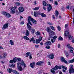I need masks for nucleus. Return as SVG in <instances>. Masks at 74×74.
<instances>
[{
  "label": "nucleus",
  "instance_id": "1",
  "mask_svg": "<svg viewBox=\"0 0 74 74\" xmlns=\"http://www.w3.org/2000/svg\"><path fill=\"white\" fill-rule=\"evenodd\" d=\"M28 23H27V27H28V28H29V30H30V29L32 28L31 26H30V25H29V24L31 26H32V24L31 22L32 21L33 23H34V25H36V24L37 23V21L36 20H34L33 18H32L31 17L29 16V17L28 19Z\"/></svg>",
  "mask_w": 74,
  "mask_h": 74
},
{
  "label": "nucleus",
  "instance_id": "2",
  "mask_svg": "<svg viewBox=\"0 0 74 74\" xmlns=\"http://www.w3.org/2000/svg\"><path fill=\"white\" fill-rule=\"evenodd\" d=\"M43 4L45 6H48V5H49V7H47V10L49 12L52 9V6H51V5L50 4L48 5L47 3H46V2L45 1L43 2Z\"/></svg>",
  "mask_w": 74,
  "mask_h": 74
},
{
  "label": "nucleus",
  "instance_id": "3",
  "mask_svg": "<svg viewBox=\"0 0 74 74\" xmlns=\"http://www.w3.org/2000/svg\"><path fill=\"white\" fill-rule=\"evenodd\" d=\"M49 36L48 40H50V38H53V36L55 34V32L51 30L49 31Z\"/></svg>",
  "mask_w": 74,
  "mask_h": 74
},
{
  "label": "nucleus",
  "instance_id": "4",
  "mask_svg": "<svg viewBox=\"0 0 74 74\" xmlns=\"http://www.w3.org/2000/svg\"><path fill=\"white\" fill-rule=\"evenodd\" d=\"M20 64L22 66H23L24 68H25V67H26V64H25V62H24V61L23 60H21V63L18 62L17 64V65L18 66H19Z\"/></svg>",
  "mask_w": 74,
  "mask_h": 74
},
{
  "label": "nucleus",
  "instance_id": "5",
  "mask_svg": "<svg viewBox=\"0 0 74 74\" xmlns=\"http://www.w3.org/2000/svg\"><path fill=\"white\" fill-rule=\"evenodd\" d=\"M69 73H71L70 74H71V73H74V68H73V65H71V67L69 68Z\"/></svg>",
  "mask_w": 74,
  "mask_h": 74
},
{
  "label": "nucleus",
  "instance_id": "6",
  "mask_svg": "<svg viewBox=\"0 0 74 74\" xmlns=\"http://www.w3.org/2000/svg\"><path fill=\"white\" fill-rule=\"evenodd\" d=\"M8 27V23L5 24L3 26L2 29L3 30H5L6 29H7Z\"/></svg>",
  "mask_w": 74,
  "mask_h": 74
},
{
  "label": "nucleus",
  "instance_id": "7",
  "mask_svg": "<svg viewBox=\"0 0 74 74\" xmlns=\"http://www.w3.org/2000/svg\"><path fill=\"white\" fill-rule=\"evenodd\" d=\"M18 10L19 12H23V11L25 10L24 8L23 7H20L18 8Z\"/></svg>",
  "mask_w": 74,
  "mask_h": 74
},
{
  "label": "nucleus",
  "instance_id": "8",
  "mask_svg": "<svg viewBox=\"0 0 74 74\" xmlns=\"http://www.w3.org/2000/svg\"><path fill=\"white\" fill-rule=\"evenodd\" d=\"M11 12L12 14H14L15 13V9L14 7H12L11 9Z\"/></svg>",
  "mask_w": 74,
  "mask_h": 74
},
{
  "label": "nucleus",
  "instance_id": "9",
  "mask_svg": "<svg viewBox=\"0 0 74 74\" xmlns=\"http://www.w3.org/2000/svg\"><path fill=\"white\" fill-rule=\"evenodd\" d=\"M56 70V68L55 66L54 68H52V69L51 70V73H52L53 74H55V71Z\"/></svg>",
  "mask_w": 74,
  "mask_h": 74
},
{
  "label": "nucleus",
  "instance_id": "10",
  "mask_svg": "<svg viewBox=\"0 0 74 74\" xmlns=\"http://www.w3.org/2000/svg\"><path fill=\"white\" fill-rule=\"evenodd\" d=\"M17 67L19 71H23V68L21 66H19V65H17Z\"/></svg>",
  "mask_w": 74,
  "mask_h": 74
},
{
  "label": "nucleus",
  "instance_id": "11",
  "mask_svg": "<svg viewBox=\"0 0 74 74\" xmlns=\"http://www.w3.org/2000/svg\"><path fill=\"white\" fill-rule=\"evenodd\" d=\"M43 62L42 61H40L39 62H38L36 64V65L37 66H41L42 63H43Z\"/></svg>",
  "mask_w": 74,
  "mask_h": 74
},
{
  "label": "nucleus",
  "instance_id": "12",
  "mask_svg": "<svg viewBox=\"0 0 74 74\" xmlns=\"http://www.w3.org/2000/svg\"><path fill=\"white\" fill-rule=\"evenodd\" d=\"M7 71L9 73H11V72H13V70L12 69H7Z\"/></svg>",
  "mask_w": 74,
  "mask_h": 74
},
{
  "label": "nucleus",
  "instance_id": "13",
  "mask_svg": "<svg viewBox=\"0 0 74 74\" xmlns=\"http://www.w3.org/2000/svg\"><path fill=\"white\" fill-rule=\"evenodd\" d=\"M40 15V13H38V12H34V16L35 17H37L38 16V14Z\"/></svg>",
  "mask_w": 74,
  "mask_h": 74
},
{
  "label": "nucleus",
  "instance_id": "14",
  "mask_svg": "<svg viewBox=\"0 0 74 74\" xmlns=\"http://www.w3.org/2000/svg\"><path fill=\"white\" fill-rule=\"evenodd\" d=\"M31 41H33V43H35V42H36V40H34V37H33L31 39V40H29V42H31Z\"/></svg>",
  "mask_w": 74,
  "mask_h": 74
},
{
  "label": "nucleus",
  "instance_id": "15",
  "mask_svg": "<svg viewBox=\"0 0 74 74\" xmlns=\"http://www.w3.org/2000/svg\"><path fill=\"white\" fill-rule=\"evenodd\" d=\"M61 60L63 62H64V63H67V62L65 60L64 58H61Z\"/></svg>",
  "mask_w": 74,
  "mask_h": 74
},
{
  "label": "nucleus",
  "instance_id": "16",
  "mask_svg": "<svg viewBox=\"0 0 74 74\" xmlns=\"http://www.w3.org/2000/svg\"><path fill=\"white\" fill-rule=\"evenodd\" d=\"M67 47L68 49H73V50H74V49L71 47L70 44H68Z\"/></svg>",
  "mask_w": 74,
  "mask_h": 74
},
{
  "label": "nucleus",
  "instance_id": "17",
  "mask_svg": "<svg viewBox=\"0 0 74 74\" xmlns=\"http://www.w3.org/2000/svg\"><path fill=\"white\" fill-rule=\"evenodd\" d=\"M49 57L51 59H53L54 58V55H53V54H52L51 55H49Z\"/></svg>",
  "mask_w": 74,
  "mask_h": 74
},
{
  "label": "nucleus",
  "instance_id": "18",
  "mask_svg": "<svg viewBox=\"0 0 74 74\" xmlns=\"http://www.w3.org/2000/svg\"><path fill=\"white\" fill-rule=\"evenodd\" d=\"M40 15H41V16H42V17H44V18H45L47 17V15H46L44 13H40Z\"/></svg>",
  "mask_w": 74,
  "mask_h": 74
},
{
  "label": "nucleus",
  "instance_id": "19",
  "mask_svg": "<svg viewBox=\"0 0 74 74\" xmlns=\"http://www.w3.org/2000/svg\"><path fill=\"white\" fill-rule=\"evenodd\" d=\"M51 44H52V43L50 41H48L45 43V44L46 45H51Z\"/></svg>",
  "mask_w": 74,
  "mask_h": 74
},
{
  "label": "nucleus",
  "instance_id": "20",
  "mask_svg": "<svg viewBox=\"0 0 74 74\" xmlns=\"http://www.w3.org/2000/svg\"><path fill=\"white\" fill-rule=\"evenodd\" d=\"M69 31H66L65 32V36H68L69 35Z\"/></svg>",
  "mask_w": 74,
  "mask_h": 74
},
{
  "label": "nucleus",
  "instance_id": "21",
  "mask_svg": "<svg viewBox=\"0 0 74 74\" xmlns=\"http://www.w3.org/2000/svg\"><path fill=\"white\" fill-rule=\"evenodd\" d=\"M6 17L7 18H10L11 16V14H10L9 13H7V14H6Z\"/></svg>",
  "mask_w": 74,
  "mask_h": 74
},
{
  "label": "nucleus",
  "instance_id": "22",
  "mask_svg": "<svg viewBox=\"0 0 74 74\" xmlns=\"http://www.w3.org/2000/svg\"><path fill=\"white\" fill-rule=\"evenodd\" d=\"M23 38L26 40H29L30 39L27 36H25L23 37Z\"/></svg>",
  "mask_w": 74,
  "mask_h": 74
},
{
  "label": "nucleus",
  "instance_id": "23",
  "mask_svg": "<svg viewBox=\"0 0 74 74\" xmlns=\"http://www.w3.org/2000/svg\"><path fill=\"white\" fill-rule=\"evenodd\" d=\"M31 32L32 33V34H33L34 33V32H35V29H32L31 30Z\"/></svg>",
  "mask_w": 74,
  "mask_h": 74
},
{
  "label": "nucleus",
  "instance_id": "24",
  "mask_svg": "<svg viewBox=\"0 0 74 74\" xmlns=\"http://www.w3.org/2000/svg\"><path fill=\"white\" fill-rule=\"evenodd\" d=\"M10 42L12 45H14V42H13V41L12 40H10Z\"/></svg>",
  "mask_w": 74,
  "mask_h": 74
},
{
  "label": "nucleus",
  "instance_id": "25",
  "mask_svg": "<svg viewBox=\"0 0 74 74\" xmlns=\"http://www.w3.org/2000/svg\"><path fill=\"white\" fill-rule=\"evenodd\" d=\"M74 59H73L72 60H70L69 61V63H74Z\"/></svg>",
  "mask_w": 74,
  "mask_h": 74
},
{
  "label": "nucleus",
  "instance_id": "26",
  "mask_svg": "<svg viewBox=\"0 0 74 74\" xmlns=\"http://www.w3.org/2000/svg\"><path fill=\"white\" fill-rule=\"evenodd\" d=\"M55 67L56 68V70H58V69H61V66H58L57 65H56Z\"/></svg>",
  "mask_w": 74,
  "mask_h": 74
},
{
  "label": "nucleus",
  "instance_id": "27",
  "mask_svg": "<svg viewBox=\"0 0 74 74\" xmlns=\"http://www.w3.org/2000/svg\"><path fill=\"white\" fill-rule=\"evenodd\" d=\"M58 15H59V12H58V11L57 10L56 11L55 15L57 18H58Z\"/></svg>",
  "mask_w": 74,
  "mask_h": 74
},
{
  "label": "nucleus",
  "instance_id": "28",
  "mask_svg": "<svg viewBox=\"0 0 74 74\" xmlns=\"http://www.w3.org/2000/svg\"><path fill=\"white\" fill-rule=\"evenodd\" d=\"M34 64H35V63L33 62L30 64V66L32 68H33L34 67Z\"/></svg>",
  "mask_w": 74,
  "mask_h": 74
},
{
  "label": "nucleus",
  "instance_id": "29",
  "mask_svg": "<svg viewBox=\"0 0 74 74\" xmlns=\"http://www.w3.org/2000/svg\"><path fill=\"white\" fill-rule=\"evenodd\" d=\"M25 35L26 36H28L29 35V31L27 30H26Z\"/></svg>",
  "mask_w": 74,
  "mask_h": 74
},
{
  "label": "nucleus",
  "instance_id": "30",
  "mask_svg": "<svg viewBox=\"0 0 74 74\" xmlns=\"http://www.w3.org/2000/svg\"><path fill=\"white\" fill-rule=\"evenodd\" d=\"M13 72L14 73H15V74H19V73L16 70H13Z\"/></svg>",
  "mask_w": 74,
  "mask_h": 74
},
{
  "label": "nucleus",
  "instance_id": "31",
  "mask_svg": "<svg viewBox=\"0 0 74 74\" xmlns=\"http://www.w3.org/2000/svg\"><path fill=\"white\" fill-rule=\"evenodd\" d=\"M7 53L5 52L3 53V58H6V57H7Z\"/></svg>",
  "mask_w": 74,
  "mask_h": 74
},
{
  "label": "nucleus",
  "instance_id": "32",
  "mask_svg": "<svg viewBox=\"0 0 74 74\" xmlns=\"http://www.w3.org/2000/svg\"><path fill=\"white\" fill-rule=\"evenodd\" d=\"M26 57H28L29 56H30V52H28L26 53Z\"/></svg>",
  "mask_w": 74,
  "mask_h": 74
},
{
  "label": "nucleus",
  "instance_id": "33",
  "mask_svg": "<svg viewBox=\"0 0 74 74\" xmlns=\"http://www.w3.org/2000/svg\"><path fill=\"white\" fill-rule=\"evenodd\" d=\"M40 41H41L40 40H39V39H36V44H38V43H40Z\"/></svg>",
  "mask_w": 74,
  "mask_h": 74
},
{
  "label": "nucleus",
  "instance_id": "34",
  "mask_svg": "<svg viewBox=\"0 0 74 74\" xmlns=\"http://www.w3.org/2000/svg\"><path fill=\"white\" fill-rule=\"evenodd\" d=\"M39 8H40L39 7H36L33 9L34 10H39Z\"/></svg>",
  "mask_w": 74,
  "mask_h": 74
},
{
  "label": "nucleus",
  "instance_id": "35",
  "mask_svg": "<svg viewBox=\"0 0 74 74\" xmlns=\"http://www.w3.org/2000/svg\"><path fill=\"white\" fill-rule=\"evenodd\" d=\"M36 36H40V33L38 32H37L36 33Z\"/></svg>",
  "mask_w": 74,
  "mask_h": 74
},
{
  "label": "nucleus",
  "instance_id": "36",
  "mask_svg": "<svg viewBox=\"0 0 74 74\" xmlns=\"http://www.w3.org/2000/svg\"><path fill=\"white\" fill-rule=\"evenodd\" d=\"M56 40V39H52L51 40V41L52 43L54 42Z\"/></svg>",
  "mask_w": 74,
  "mask_h": 74
},
{
  "label": "nucleus",
  "instance_id": "37",
  "mask_svg": "<svg viewBox=\"0 0 74 74\" xmlns=\"http://www.w3.org/2000/svg\"><path fill=\"white\" fill-rule=\"evenodd\" d=\"M49 30H50V28H49V27H48L47 28V32H48V33H49V31H50Z\"/></svg>",
  "mask_w": 74,
  "mask_h": 74
},
{
  "label": "nucleus",
  "instance_id": "38",
  "mask_svg": "<svg viewBox=\"0 0 74 74\" xmlns=\"http://www.w3.org/2000/svg\"><path fill=\"white\" fill-rule=\"evenodd\" d=\"M2 14H3V15H5V16H6L7 13V12H2Z\"/></svg>",
  "mask_w": 74,
  "mask_h": 74
},
{
  "label": "nucleus",
  "instance_id": "39",
  "mask_svg": "<svg viewBox=\"0 0 74 74\" xmlns=\"http://www.w3.org/2000/svg\"><path fill=\"white\" fill-rule=\"evenodd\" d=\"M62 69H64L66 70H67V67H65V66H62Z\"/></svg>",
  "mask_w": 74,
  "mask_h": 74
},
{
  "label": "nucleus",
  "instance_id": "40",
  "mask_svg": "<svg viewBox=\"0 0 74 74\" xmlns=\"http://www.w3.org/2000/svg\"><path fill=\"white\" fill-rule=\"evenodd\" d=\"M58 40H60V41H62L63 40V38L61 37V36L59 38Z\"/></svg>",
  "mask_w": 74,
  "mask_h": 74
},
{
  "label": "nucleus",
  "instance_id": "41",
  "mask_svg": "<svg viewBox=\"0 0 74 74\" xmlns=\"http://www.w3.org/2000/svg\"><path fill=\"white\" fill-rule=\"evenodd\" d=\"M69 37L70 40H72L73 39V36L69 35Z\"/></svg>",
  "mask_w": 74,
  "mask_h": 74
},
{
  "label": "nucleus",
  "instance_id": "42",
  "mask_svg": "<svg viewBox=\"0 0 74 74\" xmlns=\"http://www.w3.org/2000/svg\"><path fill=\"white\" fill-rule=\"evenodd\" d=\"M16 5L17 6H19L20 5V3H19V2H16Z\"/></svg>",
  "mask_w": 74,
  "mask_h": 74
},
{
  "label": "nucleus",
  "instance_id": "43",
  "mask_svg": "<svg viewBox=\"0 0 74 74\" xmlns=\"http://www.w3.org/2000/svg\"><path fill=\"white\" fill-rule=\"evenodd\" d=\"M50 27L52 29V30H55V28H54V27H53L52 26H50Z\"/></svg>",
  "mask_w": 74,
  "mask_h": 74
},
{
  "label": "nucleus",
  "instance_id": "44",
  "mask_svg": "<svg viewBox=\"0 0 74 74\" xmlns=\"http://www.w3.org/2000/svg\"><path fill=\"white\" fill-rule=\"evenodd\" d=\"M17 59H16V58H14L13 59V61L14 62V63H15L16 62V61Z\"/></svg>",
  "mask_w": 74,
  "mask_h": 74
},
{
  "label": "nucleus",
  "instance_id": "45",
  "mask_svg": "<svg viewBox=\"0 0 74 74\" xmlns=\"http://www.w3.org/2000/svg\"><path fill=\"white\" fill-rule=\"evenodd\" d=\"M57 28H58V30H59V31H60V30L61 29L60 27H59V26H58L57 27Z\"/></svg>",
  "mask_w": 74,
  "mask_h": 74
},
{
  "label": "nucleus",
  "instance_id": "46",
  "mask_svg": "<svg viewBox=\"0 0 74 74\" xmlns=\"http://www.w3.org/2000/svg\"><path fill=\"white\" fill-rule=\"evenodd\" d=\"M38 40H40V41H41V40H42V37L40 36L39 37V38L38 39Z\"/></svg>",
  "mask_w": 74,
  "mask_h": 74
},
{
  "label": "nucleus",
  "instance_id": "47",
  "mask_svg": "<svg viewBox=\"0 0 74 74\" xmlns=\"http://www.w3.org/2000/svg\"><path fill=\"white\" fill-rule=\"evenodd\" d=\"M45 48H47V49H50V47L49 46H47L45 47Z\"/></svg>",
  "mask_w": 74,
  "mask_h": 74
},
{
  "label": "nucleus",
  "instance_id": "48",
  "mask_svg": "<svg viewBox=\"0 0 74 74\" xmlns=\"http://www.w3.org/2000/svg\"><path fill=\"white\" fill-rule=\"evenodd\" d=\"M66 56L67 57H69V53L68 52H66Z\"/></svg>",
  "mask_w": 74,
  "mask_h": 74
},
{
  "label": "nucleus",
  "instance_id": "49",
  "mask_svg": "<svg viewBox=\"0 0 74 74\" xmlns=\"http://www.w3.org/2000/svg\"><path fill=\"white\" fill-rule=\"evenodd\" d=\"M73 49H70V52L73 53V50H72Z\"/></svg>",
  "mask_w": 74,
  "mask_h": 74
},
{
  "label": "nucleus",
  "instance_id": "50",
  "mask_svg": "<svg viewBox=\"0 0 74 74\" xmlns=\"http://www.w3.org/2000/svg\"><path fill=\"white\" fill-rule=\"evenodd\" d=\"M53 39L54 40H56V38H57V36H55L53 37Z\"/></svg>",
  "mask_w": 74,
  "mask_h": 74
},
{
  "label": "nucleus",
  "instance_id": "51",
  "mask_svg": "<svg viewBox=\"0 0 74 74\" xmlns=\"http://www.w3.org/2000/svg\"><path fill=\"white\" fill-rule=\"evenodd\" d=\"M10 63H14V61L12 60H11L10 61Z\"/></svg>",
  "mask_w": 74,
  "mask_h": 74
},
{
  "label": "nucleus",
  "instance_id": "52",
  "mask_svg": "<svg viewBox=\"0 0 74 74\" xmlns=\"http://www.w3.org/2000/svg\"><path fill=\"white\" fill-rule=\"evenodd\" d=\"M43 10H47V8L45 7V6H44L43 7Z\"/></svg>",
  "mask_w": 74,
  "mask_h": 74
},
{
  "label": "nucleus",
  "instance_id": "53",
  "mask_svg": "<svg viewBox=\"0 0 74 74\" xmlns=\"http://www.w3.org/2000/svg\"><path fill=\"white\" fill-rule=\"evenodd\" d=\"M24 23L25 22H24V21L21 22L20 23V24H21V25H23V24H24Z\"/></svg>",
  "mask_w": 74,
  "mask_h": 74
},
{
  "label": "nucleus",
  "instance_id": "54",
  "mask_svg": "<svg viewBox=\"0 0 74 74\" xmlns=\"http://www.w3.org/2000/svg\"><path fill=\"white\" fill-rule=\"evenodd\" d=\"M17 60L18 61H21V59L20 58H18Z\"/></svg>",
  "mask_w": 74,
  "mask_h": 74
},
{
  "label": "nucleus",
  "instance_id": "55",
  "mask_svg": "<svg viewBox=\"0 0 74 74\" xmlns=\"http://www.w3.org/2000/svg\"><path fill=\"white\" fill-rule=\"evenodd\" d=\"M11 66H12V67H15V64H12Z\"/></svg>",
  "mask_w": 74,
  "mask_h": 74
},
{
  "label": "nucleus",
  "instance_id": "56",
  "mask_svg": "<svg viewBox=\"0 0 74 74\" xmlns=\"http://www.w3.org/2000/svg\"><path fill=\"white\" fill-rule=\"evenodd\" d=\"M55 4L57 5H58V1H55Z\"/></svg>",
  "mask_w": 74,
  "mask_h": 74
},
{
  "label": "nucleus",
  "instance_id": "57",
  "mask_svg": "<svg viewBox=\"0 0 74 74\" xmlns=\"http://www.w3.org/2000/svg\"><path fill=\"white\" fill-rule=\"evenodd\" d=\"M36 47V48H38L39 47V45H37L35 46Z\"/></svg>",
  "mask_w": 74,
  "mask_h": 74
},
{
  "label": "nucleus",
  "instance_id": "58",
  "mask_svg": "<svg viewBox=\"0 0 74 74\" xmlns=\"http://www.w3.org/2000/svg\"><path fill=\"white\" fill-rule=\"evenodd\" d=\"M47 24H48V25H52V24L49 22H48L47 23Z\"/></svg>",
  "mask_w": 74,
  "mask_h": 74
},
{
  "label": "nucleus",
  "instance_id": "59",
  "mask_svg": "<svg viewBox=\"0 0 74 74\" xmlns=\"http://www.w3.org/2000/svg\"><path fill=\"white\" fill-rule=\"evenodd\" d=\"M0 49H4V48L1 47V46L0 45Z\"/></svg>",
  "mask_w": 74,
  "mask_h": 74
},
{
  "label": "nucleus",
  "instance_id": "60",
  "mask_svg": "<svg viewBox=\"0 0 74 74\" xmlns=\"http://www.w3.org/2000/svg\"><path fill=\"white\" fill-rule=\"evenodd\" d=\"M68 26V25L67 24H66L65 25V27L66 28Z\"/></svg>",
  "mask_w": 74,
  "mask_h": 74
},
{
  "label": "nucleus",
  "instance_id": "61",
  "mask_svg": "<svg viewBox=\"0 0 74 74\" xmlns=\"http://www.w3.org/2000/svg\"><path fill=\"white\" fill-rule=\"evenodd\" d=\"M70 8V6H68L66 7L67 9H69Z\"/></svg>",
  "mask_w": 74,
  "mask_h": 74
},
{
  "label": "nucleus",
  "instance_id": "62",
  "mask_svg": "<svg viewBox=\"0 0 74 74\" xmlns=\"http://www.w3.org/2000/svg\"><path fill=\"white\" fill-rule=\"evenodd\" d=\"M72 42H73V43H74V39H73L72 40Z\"/></svg>",
  "mask_w": 74,
  "mask_h": 74
},
{
  "label": "nucleus",
  "instance_id": "63",
  "mask_svg": "<svg viewBox=\"0 0 74 74\" xmlns=\"http://www.w3.org/2000/svg\"><path fill=\"white\" fill-rule=\"evenodd\" d=\"M40 44L41 45H43V43H42V42H41L40 43Z\"/></svg>",
  "mask_w": 74,
  "mask_h": 74
},
{
  "label": "nucleus",
  "instance_id": "64",
  "mask_svg": "<svg viewBox=\"0 0 74 74\" xmlns=\"http://www.w3.org/2000/svg\"><path fill=\"white\" fill-rule=\"evenodd\" d=\"M60 44H59L58 45V48H60Z\"/></svg>",
  "mask_w": 74,
  "mask_h": 74
}]
</instances>
